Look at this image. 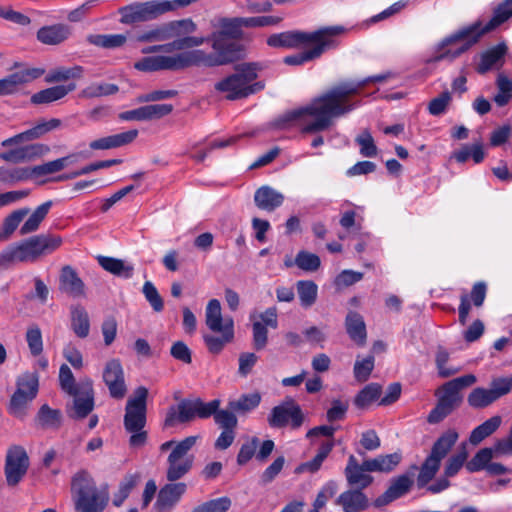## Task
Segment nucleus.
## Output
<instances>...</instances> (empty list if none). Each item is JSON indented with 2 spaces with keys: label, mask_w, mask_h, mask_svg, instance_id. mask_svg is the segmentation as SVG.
Here are the masks:
<instances>
[{
  "label": "nucleus",
  "mask_w": 512,
  "mask_h": 512,
  "mask_svg": "<svg viewBox=\"0 0 512 512\" xmlns=\"http://www.w3.org/2000/svg\"><path fill=\"white\" fill-rule=\"evenodd\" d=\"M393 77L386 72L357 81L339 83L313 98L305 106L291 111L288 120H298L303 133H317L329 129L334 120L353 111L359 104L351 101L350 96L356 95L369 83H382Z\"/></svg>",
  "instance_id": "f257e3e1"
},
{
  "label": "nucleus",
  "mask_w": 512,
  "mask_h": 512,
  "mask_svg": "<svg viewBox=\"0 0 512 512\" xmlns=\"http://www.w3.org/2000/svg\"><path fill=\"white\" fill-rule=\"evenodd\" d=\"M512 17V0H504L493 12L492 18L485 24L481 20L461 27L442 40L433 61L454 60L479 42L486 33L494 30Z\"/></svg>",
  "instance_id": "f03ea898"
},
{
  "label": "nucleus",
  "mask_w": 512,
  "mask_h": 512,
  "mask_svg": "<svg viewBox=\"0 0 512 512\" xmlns=\"http://www.w3.org/2000/svg\"><path fill=\"white\" fill-rule=\"evenodd\" d=\"M60 124L61 121L56 118L50 119L49 121H42L24 132L3 140L1 142L2 147L12 148L1 152L0 159L8 163L18 164L30 162L46 155L50 151V148L45 144H22L41 138L46 133L58 128Z\"/></svg>",
  "instance_id": "7ed1b4c3"
},
{
  "label": "nucleus",
  "mask_w": 512,
  "mask_h": 512,
  "mask_svg": "<svg viewBox=\"0 0 512 512\" xmlns=\"http://www.w3.org/2000/svg\"><path fill=\"white\" fill-rule=\"evenodd\" d=\"M458 438L459 435L456 430L449 429L434 442L429 455L419 468L417 476L418 488L427 487L428 492L438 494L450 487L449 477H446L445 474L433 484H428L436 476L441 467L442 460L448 455Z\"/></svg>",
  "instance_id": "20e7f679"
},
{
  "label": "nucleus",
  "mask_w": 512,
  "mask_h": 512,
  "mask_svg": "<svg viewBox=\"0 0 512 512\" xmlns=\"http://www.w3.org/2000/svg\"><path fill=\"white\" fill-rule=\"evenodd\" d=\"M70 492L75 512H103L110 499L107 487H99L85 469L72 476Z\"/></svg>",
  "instance_id": "39448f33"
},
{
  "label": "nucleus",
  "mask_w": 512,
  "mask_h": 512,
  "mask_svg": "<svg viewBox=\"0 0 512 512\" xmlns=\"http://www.w3.org/2000/svg\"><path fill=\"white\" fill-rule=\"evenodd\" d=\"M261 69L257 62L238 64L235 72L218 81L214 88L230 101L247 98L264 89L262 81L255 82Z\"/></svg>",
  "instance_id": "423d86ee"
},
{
  "label": "nucleus",
  "mask_w": 512,
  "mask_h": 512,
  "mask_svg": "<svg viewBox=\"0 0 512 512\" xmlns=\"http://www.w3.org/2000/svg\"><path fill=\"white\" fill-rule=\"evenodd\" d=\"M476 381L474 374H466L440 386L435 392L437 404L427 417L428 423L437 424L450 415L463 401L461 390L473 385Z\"/></svg>",
  "instance_id": "0eeeda50"
},
{
  "label": "nucleus",
  "mask_w": 512,
  "mask_h": 512,
  "mask_svg": "<svg viewBox=\"0 0 512 512\" xmlns=\"http://www.w3.org/2000/svg\"><path fill=\"white\" fill-rule=\"evenodd\" d=\"M213 26L219 28L205 38V42L211 41L212 48L222 49L234 61L241 57L242 45L235 40L242 38L245 27L244 17H220L213 22Z\"/></svg>",
  "instance_id": "6e6552de"
},
{
  "label": "nucleus",
  "mask_w": 512,
  "mask_h": 512,
  "mask_svg": "<svg viewBox=\"0 0 512 512\" xmlns=\"http://www.w3.org/2000/svg\"><path fill=\"white\" fill-rule=\"evenodd\" d=\"M218 404H221L219 399H214L207 403L203 402L200 398L182 399L176 406H171L168 409L164 425L166 427H173L177 423L190 422L195 417L207 419L212 416Z\"/></svg>",
  "instance_id": "1a4fd4ad"
},
{
  "label": "nucleus",
  "mask_w": 512,
  "mask_h": 512,
  "mask_svg": "<svg viewBox=\"0 0 512 512\" xmlns=\"http://www.w3.org/2000/svg\"><path fill=\"white\" fill-rule=\"evenodd\" d=\"M196 30L197 24L191 18H185L155 25L139 33L136 40L142 43H150L192 38L191 34L195 33Z\"/></svg>",
  "instance_id": "9d476101"
},
{
  "label": "nucleus",
  "mask_w": 512,
  "mask_h": 512,
  "mask_svg": "<svg viewBox=\"0 0 512 512\" xmlns=\"http://www.w3.org/2000/svg\"><path fill=\"white\" fill-rule=\"evenodd\" d=\"M171 11H174V5L170 0L135 2L119 10L120 22L127 25L147 22Z\"/></svg>",
  "instance_id": "9b49d317"
},
{
  "label": "nucleus",
  "mask_w": 512,
  "mask_h": 512,
  "mask_svg": "<svg viewBox=\"0 0 512 512\" xmlns=\"http://www.w3.org/2000/svg\"><path fill=\"white\" fill-rule=\"evenodd\" d=\"M199 436H188L170 452L167 458L166 478L169 482H175L190 472L194 463V456L190 450L195 446Z\"/></svg>",
  "instance_id": "f8f14e48"
},
{
  "label": "nucleus",
  "mask_w": 512,
  "mask_h": 512,
  "mask_svg": "<svg viewBox=\"0 0 512 512\" xmlns=\"http://www.w3.org/2000/svg\"><path fill=\"white\" fill-rule=\"evenodd\" d=\"M63 243L59 235L41 233L17 242L22 262L35 263L41 258L52 254Z\"/></svg>",
  "instance_id": "ddd939ff"
},
{
  "label": "nucleus",
  "mask_w": 512,
  "mask_h": 512,
  "mask_svg": "<svg viewBox=\"0 0 512 512\" xmlns=\"http://www.w3.org/2000/svg\"><path fill=\"white\" fill-rule=\"evenodd\" d=\"M512 391V376L494 377L488 387H475L467 396V403L473 409H485Z\"/></svg>",
  "instance_id": "4468645a"
},
{
  "label": "nucleus",
  "mask_w": 512,
  "mask_h": 512,
  "mask_svg": "<svg viewBox=\"0 0 512 512\" xmlns=\"http://www.w3.org/2000/svg\"><path fill=\"white\" fill-rule=\"evenodd\" d=\"M345 31L344 27L328 26V32L323 33L324 36L319 37L318 40H311L309 49L302 52L284 57L283 62L290 66H300L307 62L313 61L321 57V55L338 45L336 37Z\"/></svg>",
  "instance_id": "2eb2a0df"
},
{
  "label": "nucleus",
  "mask_w": 512,
  "mask_h": 512,
  "mask_svg": "<svg viewBox=\"0 0 512 512\" xmlns=\"http://www.w3.org/2000/svg\"><path fill=\"white\" fill-rule=\"evenodd\" d=\"M175 54L177 71L189 67H218L235 62L222 49L212 48L213 52L203 49H191Z\"/></svg>",
  "instance_id": "dca6fc26"
},
{
  "label": "nucleus",
  "mask_w": 512,
  "mask_h": 512,
  "mask_svg": "<svg viewBox=\"0 0 512 512\" xmlns=\"http://www.w3.org/2000/svg\"><path fill=\"white\" fill-rule=\"evenodd\" d=\"M304 420L301 407L291 397L285 398L279 405L273 407L267 418L272 428H284L289 425L292 429H299Z\"/></svg>",
  "instance_id": "f3484780"
},
{
  "label": "nucleus",
  "mask_w": 512,
  "mask_h": 512,
  "mask_svg": "<svg viewBox=\"0 0 512 512\" xmlns=\"http://www.w3.org/2000/svg\"><path fill=\"white\" fill-rule=\"evenodd\" d=\"M328 32V26L319 28L312 32L299 30L275 33L267 38V44L273 48L297 49L310 45L311 40H318Z\"/></svg>",
  "instance_id": "a211bd4d"
},
{
  "label": "nucleus",
  "mask_w": 512,
  "mask_h": 512,
  "mask_svg": "<svg viewBox=\"0 0 512 512\" xmlns=\"http://www.w3.org/2000/svg\"><path fill=\"white\" fill-rule=\"evenodd\" d=\"M147 396V388L140 386L135 389L133 396L127 400L124 416V427L127 431H138L144 428Z\"/></svg>",
  "instance_id": "6ab92c4d"
},
{
  "label": "nucleus",
  "mask_w": 512,
  "mask_h": 512,
  "mask_svg": "<svg viewBox=\"0 0 512 512\" xmlns=\"http://www.w3.org/2000/svg\"><path fill=\"white\" fill-rule=\"evenodd\" d=\"M29 457L22 446L10 447L6 454L4 473L6 482L13 487L26 475L29 468Z\"/></svg>",
  "instance_id": "aec40b11"
},
{
  "label": "nucleus",
  "mask_w": 512,
  "mask_h": 512,
  "mask_svg": "<svg viewBox=\"0 0 512 512\" xmlns=\"http://www.w3.org/2000/svg\"><path fill=\"white\" fill-rule=\"evenodd\" d=\"M411 469L412 471L391 479L387 490L374 500V507L382 508L406 495L410 491L414 483V471L417 470L418 467L413 465Z\"/></svg>",
  "instance_id": "412c9836"
},
{
  "label": "nucleus",
  "mask_w": 512,
  "mask_h": 512,
  "mask_svg": "<svg viewBox=\"0 0 512 512\" xmlns=\"http://www.w3.org/2000/svg\"><path fill=\"white\" fill-rule=\"evenodd\" d=\"M45 73L43 68H23L0 79V97L16 94L20 89L40 78Z\"/></svg>",
  "instance_id": "4be33fe9"
},
{
  "label": "nucleus",
  "mask_w": 512,
  "mask_h": 512,
  "mask_svg": "<svg viewBox=\"0 0 512 512\" xmlns=\"http://www.w3.org/2000/svg\"><path fill=\"white\" fill-rule=\"evenodd\" d=\"M73 396L72 406L68 410L69 417L73 419H84L94 409V390L92 383L87 381L79 384V390L76 393H71Z\"/></svg>",
  "instance_id": "5701e85b"
},
{
  "label": "nucleus",
  "mask_w": 512,
  "mask_h": 512,
  "mask_svg": "<svg viewBox=\"0 0 512 512\" xmlns=\"http://www.w3.org/2000/svg\"><path fill=\"white\" fill-rule=\"evenodd\" d=\"M103 381L114 399H122L127 392L123 367L118 359L108 361L103 370Z\"/></svg>",
  "instance_id": "b1692460"
},
{
  "label": "nucleus",
  "mask_w": 512,
  "mask_h": 512,
  "mask_svg": "<svg viewBox=\"0 0 512 512\" xmlns=\"http://www.w3.org/2000/svg\"><path fill=\"white\" fill-rule=\"evenodd\" d=\"M187 491L184 482H169L158 492L154 507L157 512H171Z\"/></svg>",
  "instance_id": "393cba45"
},
{
  "label": "nucleus",
  "mask_w": 512,
  "mask_h": 512,
  "mask_svg": "<svg viewBox=\"0 0 512 512\" xmlns=\"http://www.w3.org/2000/svg\"><path fill=\"white\" fill-rule=\"evenodd\" d=\"M368 473L370 472L364 466V461L359 464L354 455H350L348 457V462L344 469V475L351 488L363 490L370 486L374 478Z\"/></svg>",
  "instance_id": "a878e982"
},
{
  "label": "nucleus",
  "mask_w": 512,
  "mask_h": 512,
  "mask_svg": "<svg viewBox=\"0 0 512 512\" xmlns=\"http://www.w3.org/2000/svg\"><path fill=\"white\" fill-rule=\"evenodd\" d=\"M343 512H363L369 508L370 502L366 494L356 488L342 492L335 501Z\"/></svg>",
  "instance_id": "bb28decb"
},
{
  "label": "nucleus",
  "mask_w": 512,
  "mask_h": 512,
  "mask_svg": "<svg viewBox=\"0 0 512 512\" xmlns=\"http://www.w3.org/2000/svg\"><path fill=\"white\" fill-rule=\"evenodd\" d=\"M59 289L74 298L85 297V284L78 276L76 270L69 265L61 269Z\"/></svg>",
  "instance_id": "cd10ccee"
},
{
  "label": "nucleus",
  "mask_w": 512,
  "mask_h": 512,
  "mask_svg": "<svg viewBox=\"0 0 512 512\" xmlns=\"http://www.w3.org/2000/svg\"><path fill=\"white\" fill-rule=\"evenodd\" d=\"M214 333H219V335L214 334H203V341L208 349V351L212 354H220L224 347L233 341L234 339V321L228 320L227 324L221 330H211Z\"/></svg>",
  "instance_id": "c85d7f7f"
},
{
  "label": "nucleus",
  "mask_w": 512,
  "mask_h": 512,
  "mask_svg": "<svg viewBox=\"0 0 512 512\" xmlns=\"http://www.w3.org/2000/svg\"><path fill=\"white\" fill-rule=\"evenodd\" d=\"M71 34L70 26L58 23L41 27L37 31L36 37L44 45L56 46L68 40Z\"/></svg>",
  "instance_id": "c756f323"
},
{
  "label": "nucleus",
  "mask_w": 512,
  "mask_h": 512,
  "mask_svg": "<svg viewBox=\"0 0 512 512\" xmlns=\"http://www.w3.org/2000/svg\"><path fill=\"white\" fill-rule=\"evenodd\" d=\"M284 199V195L281 192L268 185L259 187L254 194L255 205L267 212H273L280 207Z\"/></svg>",
  "instance_id": "7c9ffc66"
},
{
  "label": "nucleus",
  "mask_w": 512,
  "mask_h": 512,
  "mask_svg": "<svg viewBox=\"0 0 512 512\" xmlns=\"http://www.w3.org/2000/svg\"><path fill=\"white\" fill-rule=\"evenodd\" d=\"M134 68L142 72H155L160 70L177 71L176 57L172 56H147L134 64Z\"/></svg>",
  "instance_id": "2f4dec72"
},
{
  "label": "nucleus",
  "mask_w": 512,
  "mask_h": 512,
  "mask_svg": "<svg viewBox=\"0 0 512 512\" xmlns=\"http://www.w3.org/2000/svg\"><path fill=\"white\" fill-rule=\"evenodd\" d=\"M345 328L350 339L358 346L366 344L367 330L361 314L356 311H349L345 318Z\"/></svg>",
  "instance_id": "473e14b6"
},
{
  "label": "nucleus",
  "mask_w": 512,
  "mask_h": 512,
  "mask_svg": "<svg viewBox=\"0 0 512 512\" xmlns=\"http://www.w3.org/2000/svg\"><path fill=\"white\" fill-rule=\"evenodd\" d=\"M138 135V130H129L115 135H110L90 142L93 150H107L118 148L131 143Z\"/></svg>",
  "instance_id": "72a5a7b5"
},
{
  "label": "nucleus",
  "mask_w": 512,
  "mask_h": 512,
  "mask_svg": "<svg viewBox=\"0 0 512 512\" xmlns=\"http://www.w3.org/2000/svg\"><path fill=\"white\" fill-rule=\"evenodd\" d=\"M506 52L507 47L504 43H500L485 51L481 55V60L477 65V72L480 74H485L489 70L501 66Z\"/></svg>",
  "instance_id": "f704fd0d"
},
{
  "label": "nucleus",
  "mask_w": 512,
  "mask_h": 512,
  "mask_svg": "<svg viewBox=\"0 0 512 512\" xmlns=\"http://www.w3.org/2000/svg\"><path fill=\"white\" fill-rule=\"evenodd\" d=\"M205 43V37L181 38L172 42L160 45H154L142 50V53L149 54L155 52H172L173 50H184L185 48L199 47Z\"/></svg>",
  "instance_id": "c9c22d12"
},
{
  "label": "nucleus",
  "mask_w": 512,
  "mask_h": 512,
  "mask_svg": "<svg viewBox=\"0 0 512 512\" xmlns=\"http://www.w3.org/2000/svg\"><path fill=\"white\" fill-rule=\"evenodd\" d=\"M402 455L398 452L379 455L372 459L364 460V466L369 472L389 473L401 462Z\"/></svg>",
  "instance_id": "e433bc0d"
},
{
  "label": "nucleus",
  "mask_w": 512,
  "mask_h": 512,
  "mask_svg": "<svg viewBox=\"0 0 512 512\" xmlns=\"http://www.w3.org/2000/svg\"><path fill=\"white\" fill-rule=\"evenodd\" d=\"M74 83L68 85H57L50 88L43 89L31 97V102L34 104H47L64 98L69 92L75 90Z\"/></svg>",
  "instance_id": "4c0bfd02"
},
{
  "label": "nucleus",
  "mask_w": 512,
  "mask_h": 512,
  "mask_svg": "<svg viewBox=\"0 0 512 512\" xmlns=\"http://www.w3.org/2000/svg\"><path fill=\"white\" fill-rule=\"evenodd\" d=\"M98 263L100 266L110 272L111 274L122 277L125 279H129L133 276L134 267L132 264L127 263L122 259H117L113 257L107 256H98Z\"/></svg>",
  "instance_id": "58836bf2"
},
{
  "label": "nucleus",
  "mask_w": 512,
  "mask_h": 512,
  "mask_svg": "<svg viewBox=\"0 0 512 512\" xmlns=\"http://www.w3.org/2000/svg\"><path fill=\"white\" fill-rule=\"evenodd\" d=\"M71 329L79 338H86L90 332V320L86 309L81 305L70 308Z\"/></svg>",
  "instance_id": "ea45409f"
},
{
  "label": "nucleus",
  "mask_w": 512,
  "mask_h": 512,
  "mask_svg": "<svg viewBox=\"0 0 512 512\" xmlns=\"http://www.w3.org/2000/svg\"><path fill=\"white\" fill-rule=\"evenodd\" d=\"M52 204V201L49 200L39 205L29 216V218L24 222V224L20 227V235L23 236L36 232L39 229L42 221L46 218L47 214L49 213Z\"/></svg>",
  "instance_id": "a19ab883"
},
{
  "label": "nucleus",
  "mask_w": 512,
  "mask_h": 512,
  "mask_svg": "<svg viewBox=\"0 0 512 512\" xmlns=\"http://www.w3.org/2000/svg\"><path fill=\"white\" fill-rule=\"evenodd\" d=\"M231 317H223L221 312V304L217 299H211L205 311V323L210 330H221L227 324Z\"/></svg>",
  "instance_id": "79ce46f5"
},
{
  "label": "nucleus",
  "mask_w": 512,
  "mask_h": 512,
  "mask_svg": "<svg viewBox=\"0 0 512 512\" xmlns=\"http://www.w3.org/2000/svg\"><path fill=\"white\" fill-rule=\"evenodd\" d=\"M261 402L259 392L242 394L237 399L229 400L228 408L234 410L237 415H246L256 409Z\"/></svg>",
  "instance_id": "37998d69"
},
{
  "label": "nucleus",
  "mask_w": 512,
  "mask_h": 512,
  "mask_svg": "<svg viewBox=\"0 0 512 512\" xmlns=\"http://www.w3.org/2000/svg\"><path fill=\"white\" fill-rule=\"evenodd\" d=\"M333 447H334L333 440L322 442L315 457L310 461L300 464L296 468V472L297 473H303V472L315 473V472H317L320 469L324 460L327 458V456L332 451Z\"/></svg>",
  "instance_id": "c03bdc74"
},
{
  "label": "nucleus",
  "mask_w": 512,
  "mask_h": 512,
  "mask_svg": "<svg viewBox=\"0 0 512 512\" xmlns=\"http://www.w3.org/2000/svg\"><path fill=\"white\" fill-rule=\"evenodd\" d=\"M333 447H334L333 440L322 442L315 457L310 461L300 464L296 468V472L297 473H303V472L315 473V472H317L320 469L324 460L327 458V456L332 451Z\"/></svg>",
  "instance_id": "a18cd8bd"
},
{
  "label": "nucleus",
  "mask_w": 512,
  "mask_h": 512,
  "mask_svg": "<svg viewBox=\"0 0 512 512\" xmlns=\"http://www.w3.org/2000/svg\"><path fill=\"white\" fill-rule=\"evenodd\" d=\"M502 419L499 415L493 416L474 428L470 434L469 441L478 445L485 438L492 435L501 425Z\"/></svg>",
  "instance_id": "49530a36"
},
{
  "label": "nucleus",
  "mask_w": 512,
  "mask_h": 512,
  "mask_svg": "<svg viewBox=\"0 0 512 512\" xmlns=\"http://www.w3.org/2000/svg\"><path fill=\"white\" fill-rule=\"evenodd\" d=\"M87 41L104 49H116L126 43L127 36L124 34H90L87 36Z\"/></svg>",
  "instance_id": "de8ad7c7"
},
{
  "label": "nucleus",
  "mask_w": 512,
  "mask_h": 512,
  "mask_svg": "<svg viewBox=\"0 0 512 512\" xmlns=\"http://www.w3.org/2000/svg\"><path fill=\"white\" fill-rule=\"evenodd\" d=\"M29 208H21L10 213L3 221L0 229V241L7 240L29 214Z\"/></svg>",
  "instance_id": "09e8293b"
},
{
  "label": "nucleus",
  "mask_w": 512,
  "mask_h": 512,
  "mask_svg": "<svg viewBox=\"0 0 512 512\" xmlns=\"http://www.w3.org/2000/svg\"><path fill=\"white\" fill-rule=\"evenodd\" d=\"M300 304L304 308L311 307L317 299L318 287L311 280H300L296 283Z\"/></svg>",
  "instance_id": "8fccbe9b"
},
{
  "label": "nucleus",
  "mask_w": 512,
  "mask_h": 512,
  "mask_svg": "<svg viewBox=\"0 0 512 512\" xmlns=\"http://www.w3.org/2000/svg\"><path fill=\"white\" fill-rule=\"evenodd\" d=\"M30 179V168L28 167H0V182L6 185H13Z\"/></svg>",
  "instance_id": "3c124183"
},
{
  "label": "nucleus",
  "mask_w": 512,
  "mask_h": 512,
  "mask_svg": "<svg viewBox=\"0 0 512 512\" xmlns=\"http://www.w3.org/2000/svg\"><path fill=\"white\" fill-rule=\"evenodd\" d=\"M83 68L81 66H73L70 68L58 67L51 70L45 76V82L56 83L61 81H67L69 79H79L82 77Z\"/></svg>",
  "instance_id": "603ef678"
},
{
  "label": "nucleus",
  "mask_w": 512,
  "mask_h": 512,
  "mask_svg": "<svg viewBox=\"0 0 512 512\" xmlns=\"http://www.w3.org/2000/svg\"><path fill=\"white\" fill-rule=\"evenodd\" d=\"M497 94L494 96V102L499 107L507 105L512 98V80L504 74H499L496 79Z\"/></svg>",
  "instance_id": "864d4df0"
},
{
  "label": "nucleus",
  "mask_w": 512,
  "mask_h": 512,
  "mask_svg": "<svg viewBox=\"0 0 512 512\" xmlns=\"http://www.w3.org/2000/svg\"><path fill=\"white\" fill-rule=\"evenodd\" d=\"M220 404L217 405L215 411L212 413L215 423L222 430H235L238 424L237 413L230 408L219 409Z\"/></svg>",
  "instance_id": "5fc2aeb1"
},
{
  "label": "nucleus",
  "mask_w": 512,
  "mask_h": 512,
  "mask_svg": "<svg viewBox=\"0 0 512 512\" xmlns=\"http://www.w3.org/2000/svg\"><path fill=\"white\" fill-rule=\"evenodd\" d=\"M494 454H496L494 447L482 448L475 454V456L470 461L466 463L465 467L471 473L487 469V466L490 464V461L494 457Z\"/></svg>",
  "instance_id": "6e6d98bb"
},
{
  "label": "nucleus",
  "mask_w": 512,
  "mask_h": 512,
  "mask_svg": "<svg viewBox=\"0 0 512 512\" xmlns=\"http://www.w3.org/2000/svg\"><path fill=\"white\" fill-rule=\"evenodd\" d=\"M37 420L43 428L56 429L61 424V412L44 404L38 411Z\"/></svg>",
  "instance_id": "4d7b16f0"
},
{
  "label": "nucleus",
  "mask_w": 512,
  "mask_h": 512,
  "mask_svg": "<svg viewBox=\"0 0 512 512\" xmlns=\"http://www.w3.org/2000/svg\"><path fill=\"white\" fill-rule=\"evenodd\" d=\"M468 451L465 443H462L456 454L452 455L446 462L444 474L446 477L455 476L466 463Z\"/></svg>",
  "instance_id": "13d9d810"
},
{
  "label": "nucleus",
  "mask_w": 512,
  "mask_h": 512,
  "mask_svg": "<svg viewBox=\"0 0 512 512\" xmlns=\"http://www.w3.org/2000/svg\"><path fill=\"white\" fill-rule=\"evenodd\" d=\"M381 391L379 384L370 383L357 394L354 403L358 408H365L380 397Z\"/></svg>",
  "instance_id": "bf43d9fd"
},
{
  "label": "nucleus",
  "mask_w": 512,
  "mask_h": 512,
  "mask_svg": "<svg viewBox=\"0 0 512 512\" xmlns=\"http://www.w3.org/2000/svg\"><path fill=\"white\" fill-rule=\"evenodd\" d=\"M119 87L112 83H92L81 92V96L85 98H98L103 96H109L117 93Z\"/></svg>",
  "instance_id": "052dcab7"
},
{
  "label": "nucleus",
  "mask_w": 512,
  "mask_h": 512,
  "mask_svg": "<svg viewBox=\"0 0 512 512\" xmlns=\"http://www.w3.org/2000/svg\"><path fill=\"white\" fill-rule=\"evenodd\" d=\"M33 399L34 398H30V396L26 394H22L21 390H16L10 399L8 407L9 413L17 418H23L29 403Z\"/></svg>",
  "instance_id": "680f3d73"
},
{
  "label": "nucleus",
  "mask_w": 512,
  "mask_h": 512,
  "mask_svg": "<svg viewBox=\"0 0 512 512\" xmlns=\"http://www.w3.org/2000/svg\"><path fill=\"white\" fill-rule=\"evenodd\" d=\"M39 377L36 373H24L17 379V389L22 394L35 398L38 393Z\"/></svg>",
  "instance_id": "e2e57ef3"
},
{
  "label": "nucleus",
  "mask_w": 512,
  "mask_h": 512,
  "mask_svg": "<svg viewBox=\"0 0 512 512\" xmlns=\"http://www.w3.org/2000/svg\"><path fill=\"white\" fill-rule=\"evenodd\" d=\"M295 264L304 271L314 272L320 267L321 260L318 255L302 250L297 253Z\"/></svg>",
  "instance_id": "0e129e2a"
},
{
  "label": "nucleus",
  "mask_w": 512,
  "mask_h": 512,
  "mask_svg": "<svg viewBox=\"0 0 512 512\" xmlns=\"http://www.w3.org/2000/svg\"><path fill=\"white\" fill-rule=\"evenodd\" d=\"M23 263L19 248L16 243L7 246L0 253V270H6L16 265Z\"/></svg>",
  "instance_id": "69168bd1"
},
{
  "label": "nucleus",
  "mask_w": 512,
  "mask_h": 512,
  "mask_svg": "<svg viewBox=\"0 0 512 512\" xmlns=\"http://www.w3.org/2000/svg\"><path fill=\"white\" fill-rule=\"evenodd\" d=\"M375 359L374 356L369 355L362 360H356L354 364V377L358 382H365L370 377L374 369Z\"/></svg>",
  "instance_id": "338daca9"
},
{
  "label": "nucleus",
  "mask_w": 512,
  "mask_h": 512,
  "mask_svg": "<svg viewBox=\"0 0 512 512\" xmlns=\"http://www.w3.org/2000/svg\"><path fill=\"white\" fill-rule=\"evenodd\" d=\"M26 341L33 356H39L43 351V340L40 328L31 325L26 331Z\"/></svg>",
  "instance_id": "774afa93"
}]
</instances>
